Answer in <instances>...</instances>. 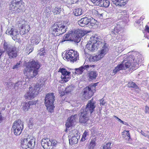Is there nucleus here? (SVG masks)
<instances>
[{"mask_svg":"<svg viewBox=\"0 0 149 149\" xmlns=\"http://www.w3.org/2000/svg\"><path fill=\"white\" fill-rule=\"evenodd\" d=\"M78 0H67L66 3L68 4L71 5L76 3Z\"/></svg>","mask_w":149,"mask_h":149,"instance_id":"nucleus-43","label":"nucleus"},{"mask_svg":"<svg viewBox=\"0 0 149 149\" xmlns=\"http://www.w3.org/2000/svg\"><path fill=\"white\" fill-rule=\"evenodd\" d=\"M141 133L143 135L146 136L145 133L142 130H141Z\"/></svg>","mask_w":149,"mask_h":149,"instance_id":"nucleus-61","label":"nucleus"},{"mask_svg":"<svg viewBox=\"0 0 149 149\" xmlns=\"http://www.w3.org/2000/svg\"><path fill=\"white\" fill-rule=\"evenodd\" d=\"M22 83L21 81H18L15 84V87H20L22 86Z\"/></svg>","mask_w":149,"mask_h":149,"instance_id":"nucleus-47","label":"nucleus"},{"mask_svg":"<svg viewBox=\"0 0 149 149\" xmlns=\"http://www.w3.org/2000/svg\"><path fill=\"white\" fill-rule=\"evenodd\" d=\"M90 115L85 112L83 110H81V113L79 118V121L81 123H85L89 120V116Z\"/></svg>","mask_w":149,"mask_h":149,"instance_id":"nucleus-15","label":"nucleus"},{"mask_svg":"<svg viewBox=\"0 0 149 149\" xmlns=\"http://www.w3.org/2000/svg\"><path fill=\"white\" fill-rule=\"evenodd\" d=\"M122 123L126 125H128V124L127 122H124V121H123V123Z\"/></svg>","mask_w":149,"mask_h":149,"instance_id":"nucleus-64","label":"nucleus"},{"mask_svg":"<svg viewBox=\"0 0 149 149\" xmlns=\"http://www.w3.org/2000/svg\"><path fill=\"white\" fill-rule=\"evenodd\" d=\"M89 19L85 17L82 18L78 21V24L81 27H85L89 24Z\"/></svg>","mask_w":149,"mask_h":149,"instance_id":"nucleus-24","label":"nucleus"},{"mask_svg":"<svg viewBox=\"0 0 149 149\" xmlns=\"http://www.w3.org/2000/svg\"><path fill=\"white\" fill-rule=\"evenodd\" d=\"M105 101H104V100H103V99H101L100 100V106L101 105H104V104H105Z\"/></svg>","mask_w":149,"mask_h":149,"instance_id":"nucleus-52","label":"nucleus"},{"mask_svg":"<svg viewBox=\"0 0 149 149\" xmlns=\"http://www.w3.org/2000/svg\"><path fill=\"white\" fill-rule=\"evenodd\" d=\"M24 4L22 0H12L9 6V9L18 13L22 12L25 9Z\"/></svg>","mask_w":149,"mask_h":149,"instance_id":"nucleus-3","label":"nucleus"},{"mask_svg":"<svg viewBox=\"0 0 149 149\" xmlns=\"http://www.w3.org/2000/svg\"><path fill=\"white\" fill-rule=\"evenodd\" d=\"M18 52L16 47L9 48L6 51V54L10 59L16 58L18 56Z\"/></svg>","mask_w":149,"mask_h":149,"instance_id":"nucleus-13","label":"nucleus"},{"mask_svg":"<svg viewBox=\"0 0 149 149\" xmlns=\"http://www.w3.org/2000/svg\"><path fill=\"white\" fill-rule=\"evenodd\" d=\"M86 47L90 51L94 52V50L96 48V45L93 43L92 41L91 40V37L90 41L88 42L86 45Z\"/></svg>","mask_w":149,"mask_h":149,"instance_id":"nucleus-23","label":"nucleus"},{"mask_svg":"<svg viewBox=\"0 0 149 149\" xmlns=\"http://www.w3.org/2000/svg\"><path fill=\"white\" fill-rule=\"evenodd\" d=\"M88 94H83V97H85V99H86V100H87V99H89V98L88 97H85Z\"/></svg>","mask_w":149,"mask_h":149,"instance_id":"nucleus-60","label":"nucleus"},{"mask_svg":"<svg viewBox=\"0 0 149 149\" xmlns=\"http://www.w3.org/2000/svg\"><path fill=\"white\" fill-rule=\"evenodd\" d=\"M36 143L35 138L32 136L29 135L22 140L21 146L25 149L28 148L33 149L35 147Z\"/></svg>","mask_w":149,"mask_h":149,"instance_id":"nucleus-4","label":"nucleus"},{"mask_svg":"<svg viewBox=\"0 0 149 149\" xmlns=\"http://www.w3.org/2000/svg\"><path fill=\"white\" fill-rule=\"evenodd\" d=\"M57 143L56 140L48 139H43L41 142L42 146L44 149H52L53 146H55Z\"/></svg>","mask_w":149,"mask_h":149,"instance_id":"nucleus-11","label":"nucleus"},{"mask_svg":"<svg viewBox=\"0 0 149 149\" xmlns=\"http://www.w3.org/2000/svg\"><path fill=\"white\" fill-rule=\"evenodd\" d=\"M76 115L72 116L67 120L65 125L67 128H69L74 124L76 121Z\"/></svg>","mask_w":149,"mask_h":149,"instance_id":"nucleus-17","label":"nucleus"},{"mask_svg":"<svg viewBox=\"0 0 149 149\" xmlns=\"http://www.w3.org/2000/svg\"><path fill=\"white\" fill-rule=\"evenodd\" d=\"M20 61H19V63H17V64L16 65L14 66L13 68L14 69L15 68H16L19 67V65L20 64Z\"/></svg>","mask_w":149,"mask_h":149,"instance_id":"nucleus-49","label":"nucleus"},{"mask_svg":"<svg viewBox=\"0 0 149 149\" xmlns=\"http://www.w3.org/2000/svg\"><path fill=\"white\" fill-rule=\"evenodd\" d=\"M96 145L95 140H92L90 143L88 149H93Z\"/></svg>","mask_w":149,"mask_h":149,"instance_id":"nucleus-35","label":"nucleus"},{"mask_svg":"<svg viewBox=\"0 0 149 149\" xmlns=\"http://www.w3.org/2000/svg\"><path fill=\"white\" fill-rule=\"evenodd\" d=\"M79 56V53L77 51L70 49L67 51L64 58L68 61L74 62L77 61Z\"/></svg>","mask_w":149,"mask_h":149,"instance_id":"nucleus-10","label":"nucleus"},{"mask_svg":"<svg viewBox=\"0 0 149 149\" xmlns=\"http://www.w3.org/2000/svg\"><path fill=\"white\" fill-rule=\"evenodd\" d=\"M116 6L120 7L125 6L127 3V0H112Z\"/></svg>","mask_w":149,"mask_h":149,"instance_id":"nucleus-21","label":"nucleus"},{"mask_svg":"<svg viewBox=\"0 0 149 149\" xmlns=\"http://www.w3.org/2000/svg\"><path fill=\"white\" fill-rule=\"evenodd\" d=\"M110 4V2L109 0H102L100 6V7L107 8Z\"/></svg>","mask_w":149,"mask_h":149,"instance_id":"nucleus-29","label":"nucleus"},{"mask_svg":"<svg viewBox=\"0 0 149 149\" xmlns=\"http://www.w3.org/2000/svg\"><path fill=\"white\" fill-rule=\"evenodd\" d=\"M109 51V48L106 43H105L101 50L98 52V55H94L91 56L89 57V60L90 61L95 62L98 61L102 59L107 53Z\"/></svg>","mask_w":149,"mask_h":149,"instance_id":"nucleus-5","label":"nucleus"},{"mask_svg":"<svg viewBox=\"0 0 149 149\" xmlns=\"http://www.w3.org/2000/svg\"><path fill=\"white\" fill-rule=\"evenodd\" d=\"M8 45L6 44H4L3 45V48L5 49L6 50V51L8 50Z\"/></svg>","mask_w":149,"mask_h":149,"instance_id":"nucleus-53","label":"nucleus"},{"mask_svg":"<svg viewBox=\"0 0 149 149\" xmlns=\"http://www.w3.org/2000/svg\"><path fill=\"white\" fill-rule=\"evenodd\" d=\"M89 24L91 26H93L95 25L96 22V21L93 18H91L89 19Z\"/></svg>","mask_w":149,"mask_h":149,"instance_id":"nucleus-38","label":"nucleus"},{"mask_svg":"<svg viewBox=\"0 0 149 149\" xmlns=\"http://www.w3.org/2000/svg\"><path fill=\"white\" fill-rule=\"evenodd\" d=\"M3 120V117L1 115V112H0V123L2 122Z\"/></svg>","mask_w":149,"mask_h":149,"instance_id":"nucleus-59","label":"nucleus"},{"mask_svg":"<svg viewBox=\"0 0 149 149\" xmlns=\"http://www.w3.org/2000/svg\"><path fill=\"white\" fill-rule=\"evenodd\" d=\"M89 134V132H88L86 131H85L82 136L81 141H85V140L87 139Z\"/></svg>","mask_w":149,"mask_h":149,"instance_id":"nucleus-33","label":"nucleus"},{"mask_svg":"<svg viewBox=\"0 0 149 149\" xmlns=\"http://www.w3.org/2000/svg\"><path fill=\"white\" fill-rule=\"evenodd\" d=\"M114 117L117 119L118 120V121L119 122H120V123H123V121L122 120L120 119L119 118L117 117L116 116H114Z\"/></svg>","mask_w":149,"mask_h":149,"instance_id":"nucleus-56","label":"nucleus"},{"mask_svg":"<svg viewBox=\"0 0 149 149\" xmlns=\"http://www.w3.org/2000/svg\"><path fill=\"white\" fill-rule=\"evenodd\" d=\"M98 82L93 84L91 86H88L86 87L84 89V93H89V92H92L93 91L91 90V89H94V90L95 89V87L97 85Z\"/></svg>","mask_w":149,"mask_h":149,"instance_id":"nucleus-25","label":"nucleus"},{"mask_svg":"<svg viewBox=\"0 0 149 149\" xmlns=\"http://www.w3.org/2000/svg\"><path fill=\"white\" fill-rule=\"evenodd\" d=\"M23 109L24 111H27L30 106L28 102H24L23 104Z\"/></svg>","mask_w":149,"mask_h":149,"instance_id":"nucleus-37","label":"nucleus"},{"mask_svg":"<svg viewBox=\"0 0 149 149\" xmlns=\"http://www.w3.org/2000/svg\"><path fill=\"white\" fill-rule=\"evenodd\" d=\"M89 68V65L81 66L79 68L75 69V73L77 74H81L86 69Z\"/></svg>","mask_w":149,"mask_h":149,"instance_id":"nucleus-26","label":"nucleus"},{"mask_svg":"<svg viewBox=\"0 0 149 149\" xmlns=\"http://www.w3.org/2000/svg\"><path fill=\"white\" fill-rule=\"evenodd\" d=\"M82 13V10L80 8H77L73 11L74 15L77 16L81 15Z\"/></svg>","mask_w":149,"mask_h":149,"instance_id":"nucleus-31","label":"nucleus"},{"mask_svg":"<svg viewBox=\"0 0 149 149\" xmlns=\"http://www.w3.org/2000/svg\"><path fill=\"white\" fill-rule=\"evenodd\" d=\"M123 138L125 139V141L128 143H130L131 142L132 139L130 137V135L123 136H122Z\"/></svg>","mask_w":149,"mask_h":149,"instance_id":"nucleus-40","label":"nucleus"},{"mask_svg":"<svg viewBox=\"0 0 149 149\" xmlns=\"http://www.w3.org/2000/svg\"><path fill=\"white\" fill-rule=\"evenodd\" d=\"M127 86L129 88H134L136 89L138 88V87L136 84L132 81H129L127 84Z\"/></svg>","mask_w":149,"mask_h":149,"instance_id":"nucleus-32","label":"nucleus"},{"mask_svg":"<svg viewBox=\"0 0 149 149\" xmlns=\"http://www.w3.org/2000/svg\"><path fill=\"white\" fill-rule=\"evenodd\" d=\"M145 30L148 33H149V27L148 25H146L145 27Z\"/></svg>","mask_w":149,"mask_h":149,"instance_id":"nucleus-54","label":"nucleus"},{"mask_svg":"<svg viewBox=\"0 0 149 149\" xmlns=\"http://www.w3.org/2000/svg\"><path fill=\"white\" fill-rule=\"evenodd\" d=\"M30 29V27L29 25L22 24L19 28V33L20 34L24 35L29 32Z\"/></svg>","mask_w":149,"mask_h":149,"instance_id":"nucleus-20","label":"nucleus"},{"mask_svg":"<svg viewBox=\"0 0 149 149\" xmlns=\"http://www.w3.org/2000/svg\"><path fill=\"white\" fill-rule=\"evenodd\" d=\"M111 143L107 142L102 147H103L105 149H110L111 148Z\"/></svg>","mask_w":149,"mask_h":149,"instance_id":"nucleus-44","label":"nucleus"},{"mask_svg":"<svg viewBox=\"0 0 149 149\" xmlns=\"http://www.w3.org/2000/svg\"><path fill=\"white\" fill-rule=\"evenodd\" d=\"M66 28L63 23L58 22L54 24L51 27L50 31L54 36H59L65 33Z\"/></svg>","mask_w":149,"mask_h":149,"instance_id":"nucleus-2","label":"nucleus"},{"mask_svg":"<svg viewBox=\"0 0 149 149\" xmlns=\"http://www.w3.org/2000/svg\"><path fill=\"white\" fill-rule=\"evenodd\" d=\"M9 59V58H8V59L6 60V64H8L9 65V63H10V61Z\"/></svg>","mask_w":149,"mask_h":149,"instance_id":"nucleus-58","label":"nucleus"},{"mask_svg":"<svg viewBox=\"0 0 149 149\" xmlns=\"http://www.w3.org/2000/svg\"><path fill=\"white\" fill-rule=\"evenodd\" d=\"M23 128V123L21 120H18L13 123L11 131L15 135H18L21 133Z\"/></svg>","mask_w":149,"mask_h":149,"instance_id":"nucleus-9","label":"nucleus"},{"mask_svg":"<svg viewBox=\"0 0 149 149\" xmlns=\"http://www.w3.org/2000/svg\"><path fill=\"white\" fill-rule=\"evenodd\" d=\"M37 94H25V97L26 99L31 100L35 97Z\"/></svg>","mask_w":149,"mask_h":149,"instance_id":"nucleus-34","label":"nucleus"},{"mask_svg":"<svg viewBox=\"0 0 149 149\" xmlns=\"http://www.w3.org/2000/svg\"><path fill=\"white\" fill-rule=\"evenodd\" d=\"M123 64L124 65V68L125 70H126L127 68H130V70H131V67L132 66V63L130 61H124Z\"/></svg>","mask_w":149,"mask_h":149,"instance_id":"nucleus-30","label":"nucleus"},{"mask_svg":"<svg viewBox=\"0 0 149 149\" xmlns=\"http://www.w3.org/2000/svg\"><path fill=\"white\" fill-rule=\"evenodd\" d=\"M28 103H29V104L30 106L31 105H32L33 104H36V102H35L33 101H29L28 102Z\"/></svg>","mask_w":149,"mask_h":149,"instance_id":"nucleus-55","label":"nucleus"},{"mask_svg":"<svg viewBox=\"0 0 149 149\" xmlns=\"http://www.w3.org/2000/svg\"><path fill=\"white\" fill-rule=\"evenodd\" d=\"M91 1L95 5L100 6V4L102 0H91Z\"/></svg>","mask_w":149,"mask_h":149,"instance_id":"nucleus-41","label":"nucleus"},{"mask_svg":"<svg viewBox=\"0 0 149 149\" xmlns=\"http://www.w3.org/2000/svg\"><path fill=\"white\" fill-rule=\"evenodd\" d=\"M89 65V67H91L94 68L95 67V65Z\"/></svg>","mask_w":149,"mask_h":149,"instance_id":"nucleus-63","label":"nucleus"},{"mask_svg":"<svg viewBox=\"0 0 149 149\" xmlns=\"http://www.w3.org/2000/svg\"><path fill=\"white\" fill-rule=\"evenodd\" d=\"M73 90V87L70 86H68L65 89L66 93H70Z\"/></svg>","mask_w":149,"mask_h":149,"instance_id":"nucleus-42","label":"nucleus"},{"mask_svg":"<svg viewBox=\"0 0 149 149\" xmlns=\"http://www.w3.org/2000/svg\"><path fill=\"white\" fill-rule=\"evenodd\" d=\"M68 40V39L67 38V37H65V36H64L61 40V42H63L65 41Z\"/></svg>","mask_w":149,"mask_h":149,"instance_id":"nucleus-51","label":"nucleus"},{"mask_svg":"<svg viewBox=\"0 0 149 149\" xmlns=\"http://www.w3.org/2000/svg\"><path fill=\"white\" fill-rule=\"evenodd\" d=\"M58 72L61 73V80L59 82L61 84H64L68 81L71 78V73L68 71L65 68H60L58 70Z\"/></svg>","mask_w":149,"mask_h":149,"instance_id":"nucleus-8","label":"nucleus"},{"mask_svg":"<svg viewBox=\"0 0 149 149\" xmlns=\"http://www.w3.org/2000/svg\"><path fill=\"white\" fill-rule=\"evenodd\" d=\"M98 75V73L96 71H90L87 73V77L89 81H95Z\"/></svg>","mask_w":149,"mask_h":149,"instance_id":"nucleus-14","label":"nucleus"},{"mask_svg":"<svg viewBox=\"0 0 149 149\" xmlns=\"http://www.w3.org/2000/svg\"><path fill=\"white\" fill-rule=\"evenodd\" d=\"M4 52V51L3 49H0V59H1L2 56Z\"/></svg>","mask_w":149,"mask_h":149,"instance_id":"nucleus-50","label":"nucleus"},{"mask_svg":"<svg viewBox=\"0 0 149 149\" xmlns=\"http://www.w3.org/2000/svg\"><path fill=\"white\" fill-rule=\"evenodd\" d=\"M33 122V120L32 118H31L29 120L28 125L30 129H32L33 126L34 125Z\"/></svg>","mask_w":149,"mask_h":149,"instance_id":"nucleus-45","label":"nucleus"},{"mask_svg":"<svg viewBox=\"0 0 149 149\" xmlns=\"http://www.w3.org/2000/svg\"><path fill=\"white\" fill-rule=\"evenodd\" d=\"M141 62L140 59L138 58L137 56H135L133 59V62L132 63V66L131 69L132 70H135L139 66V64Z\"/></svg>","mask_w":149,"mask_h":149,"instance_id":"nucleus-19","label":"nucleus"},{"mask_svg":"<svg viewBox=\"0 0 149 149\" xmlns=\"http://www.w3.org/2000/svg\"><path fill=\"white\" fill-rule=\"evenodd\" d=\"M69 33L67 34H66L64 35L65 37L68 39V38L70 36V34H72L73 40L74 41L77 42H79L81 38L83 36L86 34L88 32L85 30L81 29H77L75 30L73 33H72V31H70Z\"/></svg>","mask_w":149,"mask_h":149,"instance_id":"nucleus-6","label":"nucleus"},{"mask_svg":"<svg viewBox=\"0 0 149 149\" xmlns=\"http://www.w3.org/2000/svg\"><path fill=\"white\" fill-rule=\"evenodd\" d=\"M96 106V103L92 101V100L89 101L85 108H83L81 110H83L87 114L90 115L94 110Z\"/></svg>","mask_w":149,"mask_h":149,"instance_id":"nucleus-12","label":"nucleus"},{"mask_svg":"<svg viewBox=\"0 0 149 149\" xmlns=\"http://www.w3.org/2000/svg\"><path fill=\"white\" fill-rule=\"evenodd\" d=\"M54 94H47L45 98V104L48 111L50 112L53 111L54 107V101L55 100Z\"/></svg>","mask_w":149,"mask_h":149,"instance_id":"nucleus-7","label":"nucleus"},{"mask_svg":"<svg viewBox=\"0 0 149 149\" xmlns=\"http://www.w3.org/2000/svg\"><path fill=\"white\" fill-rule=\"evenodd\" d=\"M39 90V87L37 85L33 86H30L29 88L28 93H38V91Z\"/></svg>","mask_w":149,"mask_h":149,"instance_id":"nucleus-28","label":"nucleus"},{"mask_svg":"<svg viewBox=\"0 0 149 149\" xmlns=\"http://www.w3.org/2000/svg\"><path fill=\"white\" fill-rule=\"evenodd\" d=\"M45 50L44 48H41L40 49V52H39V54L40 56H42L45 55Z\"/></svg>","mask_w":149,"mask_h":149,"instance_id":"nucleus-46","label":"nucleus"},{"mask_svg":"<svg viewBox=\"0 0 149 149\" xmlns=\"http://www.w3.org/2000/svg\"><path fill=\"white\" fill-rule=\"evenodd\" d=\"M69 143L71 145L76 144L78 142L79 136L70 135L68 136Z\"/></svg>","mask_w":149,"mask_h":149,"instance_id":"nucleus-22","label":"nucleus"},{"mask_svg":"<svg viewBox=\"0 0 149 149\" xmlns=\"http://www.w3.org/2000/svg\"><path fill=\"white\" fill-rule=\"evenodd\" d=\"M124 61H123L121 63L119 64L113 70V72L114 74H116L120 70H125L124 68V65L123 64Z\"/></svg>","mask_w":149,"mask_h":149,"instance_id":"nucleus-27","label":"nucleus"},{"mask_svg":"<svg viewBox=\"0 0 149 149\" xmlns=\"http://www.w3.org/2000/svg\"><path fill=\"white\" fill-rule=\"evenodd\" d=\"M40 66L38 62L33 60L30 61L26 65L23 70V73L29 78H33L38 74V70Z\"/></svg>","mask_w":149,"mask_h":149,"instance_id":"nucleus-1","label":"nucleus"},{"mask_svg":"<svg viewBox=\"0 0 149 149\" xmlns=\"http://www.w3.org/2000/svg\"><path fill=\"white\" fill-rule=\"evenodd\" d=\"M93 11H94V12L95 13H96V14H97V15L99 14L98 13V12L97 10H93Z\"/></svg>","mask_w":149,"mask_h":149,"instance_id":"nucleus-62","label":"nucleus"},{"mask_svg":"<svg viewBox=\"0 0 149 149\" xmlns=\"http://www.w3.org/2000/svg\"><path fill=\"white\" fill-rule=\"evenodd\" d=\"M130 135L129 131L124 130L122 133V136H127Z\"/></svg>","mask_w":149,"mask_h":149,"instance_id":"nucleus-48","label":"nucleus"},{"mask_svg":"<svg viewBox=\"0 0 149 149\" xmlns=\"http://www.w3.org/2000/svg\"><path fill=\"white\" fill-rule=\"evenodd\" d=\"M91 40L96 45V49H97L98 47L101 45L102 43V40L99 38V37L96 35L92 36L91 37Z\"/></svg>","mask_w":149,"mask_h":149,"instance_id":"nucleus-16","label":"nucleus"},{"mask_svg":"<svg viewBox=\"0 0 149 149\" xmlns=\"http://www.w3.org/2000/svg\"><path fill=\"white\" fill-rule=\"evenodd\" d=\"M121 30V28L119 25H118L115 26L113 29V32L114 33H118Z\"/></svg>","mask_w":149,"mask_h":149,"instance_id":"nucleus-39","label":"nucleus"},{"mask_svg":"<svg viewBox=\"0 0 149 149\" xmlns=\"http://www.w3.org/2000/svg\"><path fill=\"white\" fill-rule=\"evenodd\" d=\"M6 33L10 35L12 37L13 39L15 40L17 39V35H19L18 31H14V29L12 28L10 29H8L6 31Z\"/></svg>","mask_w":149,"mask_h":149,"instance_id":"nucleus-18","label":"nucleus"},{"mask_svg":"<svg viewBox=\"0 0 149 149\" xmlns=\"http://www.w3.org/2000/svg\"><path fill=\"white\" fill-rule=\"evenodd\" d=\"M145 112L146 113H148L149 111V107H148L147 106H146L145 107Z\"/></svg>","mask_w":149,"mask_h":149,"instance_id":"nucleus-57","label":"nucleus"},{"mask_svg":"<svg viewBox=\"0 0 149 149\" xmlns=\"http://www.w3.org/2000/svg\"><path fill=\"white\" fill-rule=\"evenodd\" d=\"M61 8L59 7H56L54 9L52 10V12H53L54 15L58 14L61 12Z\"/></svg>","mask_w":149,"mask_h":149,"instance_id":"nucleus-36","label":"nucleus"}]
</instances>
